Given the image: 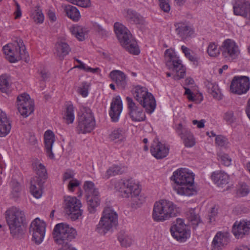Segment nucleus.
I'll return each mask as SVG.
<instances>
[{
  "instance_id": "obj_30",
  "label": "nucleus",
  "mask_w": 250,
  "mask_h": 250,
  "mask_svg": "<svg viewBox=\"0 0 250 250\" xmlns=\"http://www.w3.org/2000/svg\"><path fill=\"white\" fill-rule=\"evenodd\" d=\"M70 51L69 45L63 42H58L55 45V55L60 60H62L65 56L68 54Z\"/></svg>"
},
{
  "instance_id": "obj_58",
  "label": "nucleus",
  "mask_w": 250,
  "mask_h": 250,
  "mask_svg": "<svg viewBox=\"0 0 250 250\" xmlns=\"http://www.w3.org/2000/svg\"><path fill=\"white\" fill-rule=\"evenodd\" d=\"M217 209L215 208H212L211 211L210 212L208 217L209 219V222L211 223L212 221H214V216L217 214Z\"/></svg>"
},
{
  "instance_id": "obj_10",
  "label": "nucleus",
  "mask_w": 250,
  "mask_h": 250,
  "mask_svg": "<svg viewBox=\"0 0 250 250\" xmlns=\"http://www.w3.org/2000/svg\"><path fill=\"white\" fill-rule=\"evenodd\" d=\"M95 125L94 116L89 108L83 107L81 109V115L78 118L76 127L78 133L85 134L90 132Z\"/></svg>"
},
{
  "instance_id": "obj_31",
  "label": "nucleus",
  "mask_w": 250,
  "mask_h": 250,
  "mask_svg": "<svg viewBox=\"0 0 250 250\" xmlns=\"http://www.w3.org/2000/svg\"><path fill=\"white\" fill-rule=\"evenodd\" d=\"M124 14L126 20L129 22L140 24L143 21L142 17L133 10H125Z\"/></svg>"
},
{
  "instance_id": "obj_8",
  "label": "nucleus",
  "mask_w": 250,
  "mask_h": 250,
  "mask_svg": "<svg viewBox=\"0 0 250 250\" xmlns=\"http://www.w3.org/2000/svg\"><path fill=\"white\" fill-rule=\"evenodd\" d=\"M134 96L136 100L146 109L147 112L151 113L155 109V98L151 93L148 92L146 87L136 86Z\"/></svg>"
},
{
  "instance_id": "obj_17",
  "label": "nucleus",
  "mask_w": 250,
  "mask_h": 250,
  "mask_svg": "<svg viewBox=\"0 0 250 250\" xmlns=\"http://www.w3.org/2000/svg\"><path fill=\"white\" fill-rule=\"evenodd\" d=\"M250 87V80L248 77L235 76L231 82L230 90L234 93L241 95L246 93Z\"/></svg>"
},
{
  "instance_id": "obj_15",
  "label": "nucleus",
  "mask_w": 250,
  "mask_h": 250,
  "mask_svg": "<svg viewBox=\"0 0 250 250\" xmlns=\"http://www.w3.org/2000/svg\"><path fill=\"white\" fill-rule=\"evenodd\" d=\"M18 110L24 118L27 117L34 111V102L29 95L23 93L17 97Z\"/></svg>"
},
{
  "instance_id": "obj_42",
  "label": "nucleus",
  "mask_w": 250,
  "mask_h": 250,
  "mask_svg": "<svg viewBox=\"0 0 250 250\" xmlns=\"http://www.w3.org/2000/svg\"><path fill=\"white\" fill-rule=\"evenodd\" d=\"M218 45L215 42H210L208 46L207 53L208 55L212 57L218 56L221 51L220 47L218 48Z\"/></svg>"
},
{
  "instance_id": "obj_45",
  "label": "nucleus",
  "mask_w": 250,
  "mask_h": 250,
  "mask_svg": "<svg viewBox=\"0 0 250 250\" xmlns=\"http://www.w3.org/2000/svg\"><path fill=\"white\" fill-rule=\"evenodd\" d=\"M218 160L225 166L228 167L231 165V159L228 154L220 152L217 154Z\"/></svg>"
},
{
  "instance_id": "obj_34",
  "label": "nucleus",
  "mask_w": 250,
  "mask_h": 250,
  "mask_svg": "<svg viewBox=\"0 0 250 250\" xmlns=\"http://www.w3.org/2000/svg\"><path fill=\"white\" fill-rule=\"evenodd\" d=\"M187 215L193 229H196L199 225L203 224L199 215L195 212L194 209H189Z\"/></svg>"
},
{
  "instance_id": "obj_20",
  "label": "nucleus",
  "mask_w": 250,
  "mask_h": 250,
  "mask_svg": "<svg viewBox=\"0 0 250 250\" xmlns=\"http://www.w3.org/2000/svg\"><path fill=\"white\" fill-rule=\"evenodd\" d=\"M232 232L236 238H242L250 233V221H237L234 224Z\"/></svg>"
},
{
  "instance_id": "obj_53",
  "label": "nucleus",
  "mask_w": 250,
  "mask_h": 250,
  "mask_svg": "<svg viewBox=\"0 0 250 250\" xmlns=\"http://www.w3.org/2000/svg\"><path fill=\"white\" fill-rule=\"evenodd\" d=\"M74 172L70 170H67L63 175L62 180L63 182H65L67 180L74 179Z\"/></svg>"
},
{
  "instance_id": "obj_63",
  "label": "nucleus",
  "mask_w": 250,
  "mask_h": 250,
  "mask_svg": "<svg viewBox=\"0 0 250 250\" xmlns=\"http://www.w3.org/2000/svg\"><path fill=\"white\" fill-rule=\"evenodd\" d=\"M29 141L32 145H35L37 143V140L34 135H31L30 136Z\"/></svg>"
},
{
  "instance_id": "obj_40",
  "label": "nucleus",
  "mask_w": 250,
  "mask_h": 250,
  "mask_svg": "<svg viewBox=\"0 0 250 250\" xmlns=\"http://www.w3.org/2000/svg\"><path fill=\"white\" fill-rule=\"evenodd\" d=\"M208 92L218 100L222 99V95L217 84L213 83H208L207 84Z\"/></svg>"
},
{
  "instance_id": "obj_13",
  "label": "nucleus",
  "mask_w": 250,
  "mask_h": 250,
  "mask_svg": "<svg viewBox=\"0 0 250 250\" xmlns=\"http://www.w3.org/2000/svg\"><path fill=\"white\" fill-rule=\"evenodd\" d=\"M220 49L222 56L229 62L237 59L240 54L238 46L231 39L225 40L220 46Z\"/></svg>"
},
{
  "instance_id": "obj_24",
  "label": "nucleus",
  "mask_w": 250,
  "mask_h": 250,
  "mask_svg": "<svg viewBox=\"0 0 250 250\" xmlns=\"http://www.w3.org/2000/svg\"><path fill=\"white\" fill-rule=\"evenodd\" d=\"M150 151L154 157L158 159H161L168 155L169 148L166 147L165 144L155 139L151 145Z\"/></svg>"
},
{
  "instance_id": "obj_11",
  "label": "nucleus",
  "mask_w": 250,
  "mask_h": 250,
  "mask_svg": "<svg viewBox=\"0 0 250 250\" xmlns=\"http://www.w3.org/2000/svg\"><path fill=\"white\" fill-rule=\"evenodd\" d=\"M88 209L90 213L95 212L96 208L100 205L99 192L95 187L94 184L91 181H86L83 185Z\"/></svg>"
},
{
  "instance_id": "obj_60",
  "label": "nucleus",
  "mask_w": 250,
  "mask_h": 250,
  "mask_svg": "<svg viewBox=\"0 0 250 250\" xmlns=\"http://www.w3.org/2000/svg\"><path fill=\"white\" fill-rule=\"evenodd\" d=\"M205 122V121L204 120H201L199 121L195 120L192 121L193 124L194 125H197V127L199 128H203L204 127Z\"/></svg>"
},
{
  "instance_id": "obj_7",
  "label": "nucleus",
  "mask_w": 250,
  "mask_h": 250,
  "mask_svg": "<svg viewBox=\"0 0 250 250\" xmlns=\"http://www.w3.org/2000/svg\"><path fill=\"white\" fill-rule=\"evenodd\" d=\"M118 217L117 213L111 208H105L96 226V231L101 235L112 231L118 225Z\"/></svg>"
},
{
  "instance_id": "obj_18",
  "label": "nucleus",
  "mask_w": 250,
  "mask_h": 250,
  "mask_svg": "<svg viewBox=\"0 0 250 250\" xmlns=\"http://www.w3.org/2000/svg\"><path fill=\"white\" fill-rule=\"evenodd\" d=\"M177 134L183 141L185 146L188 147H191L195 145V139L190 131L185 126L179 123L175 128Z\"/></svg>"
},
{
  "instance_id": "obj_5",
  "label": "nucleus",
  "mask_w": 250,
  "mask_h": 250,
  "mask_svg": "<svg viewBox=\"0 0 250 250\" xmlns=\"http://www.w3.org/2000/svg\"><path fill=\"white\" fill-rule=\"evenodd\" d=\"M114 28L117 37L123 47L130 53L138 55L140 50L130 31L119 22L115 23Z\"/></svg>"
},
{
  "instance_id": "obj_54",
  "label": "nucleus",
  "mask_w": 250,
  "mask_h": 250,
  "mask_svg": "<svg viewBox=\"0 0 250 250\" xmlns=\"http://www.w3.org/2000/svg\"><path fill=\"white\" fill-rule=\"evenodd\" d=\"M11 185L12 188L13 192L18 194L21 190L20 184L16 180H13L11 181Z\"/></svg>"
},
{
  "instance_id": "obj_37",
  "label": "nucleus",
  "mask_w": 250,
  "mask_h": 250,
  "mask_svg": "<svg viewBox=\"0 0 250 250\" xmlns=\"http://www.w3.org/2000/svg\"><path fill=\"white\" fill-rule=\"evenodd\" d=\"M125 171V167H122L117 165H113L106 170L105 174L104 176V178L108 179L111 176L121 174L124 173Z\"/></svg>"
},
{
  "instance_id": "obj_9",
  "label": "nucleus",
  "mask_w": 250,
  "mask_h": 250,
  "mask_svg": "<svg viewBox=\"0 0 250 250\" xmlns=\"http://www.w3.org/2000/svg\"><path fill=\"white\" fill-rule=\"evenodd\" d=\"M165 55L167 66L169 69L176 72V74L173 76V79L179 80L183 78L186 75V68L174 51L170 49H167Z\"/></svg>"
},
{
  "instance_id": "obj_59",
  "label": "nucleus",
  "mask_w": 250,
  "mask_h": 250,
  "mask_svg": "<svg viewBox=\"0 0 250 250\" xmlns=\"http://www.w3.org/2000/svg\"><path fill=\"white\" fill-rule=\"evenodd\" d=\"M16 11H15V18L18 19L21 16V11L20 8V4L18 2H16Z\"/></svg>"
},
{
  "instance_id": "obj_55",
  "label": "nucleus",
  "mask_w": 250,
  "mask_h": 250,
  "mask_svg": "<svg viewBox=\"0 0 250 250\" xmlns=\"http://www.w3.org/2000/svg\"><path fill=\"white\" fill-rule=\"evenodd\" d=\"M96 30L98 33L103 37H106L108 36V32L99 25L97 26Z\"/></svg>"
},
{
  "instance_id": "obj_2",
  "label": "nucleus",
  "mask_w": 250,
  "mask_h": 250,
  "mask_svg": "<svg viewBox=\"0 0 250 250\" xmlns=\"http://www.w3.org/2000/svg\"><path fill=\"white\" fill-rule=\"evenodd\" d=\"M5 216L12 236L16 239L21 237L24 234V212L19 208L12 207L5 211Z\"/></svg>"
},
{
  "instance_id": "obj_33",
  "label": "nucleus",
  "mask_w": 250,
  "mask_h": 250,
  "mask_svg": "<svg viewBox=\"0 0 250 250\" xmlns=\"http://www.w3.org/2000/svg\"><path fill=\"white\" fill-rule=\"evenodd\" d=\"M212 180L218 185H226L228 183V175L222 171L213 172L211 175Z\"/></svg>"
},
{
  "instance_id": "obj_61",
  "label": "nucleus",
  "mask_w": 250,
  "mask_h": 250,
  "mask_svg": "<svg viewBox=\"0 0 250 250\" xmlns=\"http://www.w3.org/2000/svg\"><path fill=\"white\" fill-rule=\"evenodd\" d=\"M47 16H48L49 19L50 21H56L57 18H56V15H55V14L54 12H53L51 10H49L47 13Z\"/></svg>"
},
{
  "instance_id": "obj_47",
  "label": "nucleus",
  "mask_w": 250,
  "mask_h": 250,
  "mask_svg": "<svg viewBox=\"0 0 250 250\" xmlns=\"http://www.w3.org/2000/svg\"><path fill=\"white\" fill-rule=\"evenodd\" d=\"M68 1L71 3L82 7H87L90 5V0H68Z\"/></svg>"
},
{
  "instance_id": "obj_48",
  "label": "nucleus",
  "mask_w": 250,
  "mask_h": 250,
  "mask_svg": "<svg viewBox=\"0 0 250 250\" xmlns=\"http://www.w3.org/2000/svg\"><path fill=\"white\" fill-rule=\"evenodd\" d=\"M161 9L165 12H168L170 9L169 0H159Z\"/></svg>"
},
{
  "instance_id": "obj_35",
  "label": "nucleus",
  "mask_w": 250,
  "mask_h": 250,
  "mask_svg": "<svg viewBox=\"0 0 250 250\" xmlns=\"http://www.w3.org/2000/svg\"><path fill=\"white\" fill-rule=\"evenodd\" d=\"M109 139L115 143L120 144L125 140V132L121 128L114 129L109 135Z\"/></svg>"
},
{
  "instance_id": "obj_3",
  "label": "nucleus",
  "mask_w": 250,
  "mask_h": 250,
  "mask_svg": "<svg viewBox=\"0 0 250 250\" xmlns=\"http://www.w3.org/2000/svg\"><path fill=\"white\" fill-rule=\"evenodd\" d=\"M179 212V208L172 202L161 200L154 203L152 217L154 221L163 222L177 216Z\"/></svg>"
},
{
  "instance_id": "obj_36",
  "label": "nucleus",
  "mask_w": 250,
  "mask_h": 250,
  "mask_svg": "<svg viewBox=\"0 0 250 250\" xmlns=\"http://www.w3.org/2000/svg\"><path fill=\"white\" fill-rule=\"evenodd\" d=\"M65 11L67 16L74 21H78L80 18V14L78 9L75 6L68 5L66 6Z\"/></svg>"
},
{
  "instance_id": "obj_28",
  "label": "nucleus",
  "mask_w": 250,
  "mask_h": 250,
  "mask_svg": "<svg viewBox=\"0 0 250 250\" xmlns=\"http://www.w3.org/2000/svg\"><path fill=\"white\" fill-rule=\"evenodd\" d=\"M112 80L115 82L117 86L121 89H125L126 86V77L124 72L115 70L112 71L109 74Z\"/></svg>"
},
{
  "instance_id": "obj_16",
  "label": "nucleus",
  "mask_w": 250,
  "mask_h": 250,
  "mask_svg": "<svg viewBox=\"0 0 250 250\" xmlns=\"http://www.w3.org/2000/svg\"><path fill=\"white\" fill-rule=\"evenodd\" d=\"M45 223L37 218L33 221L30 227V232L32 235V240L37 244L43 241L45 233Z\"/></svg>"
},
{
  "instance_id": "obj_29",
  "label": "nucleus",
  "mask_w": 250,
  "mask_h": 250,
  "mask_svg": "<svg viewBox=\"0 0 250 250\" xmlns=\"http://www.w3.org/2000/svg\"><path fill=\"white\" fill-rule=\"evenodd\" d=\"M11 128V124L6 114L0 109V137L6 136Z\"/></svg>"
},
{
  "instance_id": "obj_4",
  "label": "nucleus",
  "mask_w": 250,
  "mask_h": 250,
  "mask_svg": "<svg viewBox=\"0 0 250 250\" xmlns=\"http://www.w3.org/2000/svg\"><path fill=\"white\" fill-rule=\"evenodd\" d=\"M115 188L120 191L124 197L131 198L132 206L139 207L144 201V198L140 195L141 189L138 184L132 179L119 180L115 185Z\"/></svg>"
},
{
  "instance_id": "obj_32",
  "label": "nucleus",
  "mask_w": 250,
  "mask_h": 250,
  "mask_svg": "<svg viewBox=\"0 0 250 250\" xmlns=\"http://www.w3.org/2000/svg\"><path fill=\"white\" fill-rule=\"evenodd\" d=\"M33 169L35 170L37 176L34 177H39L45 181L47 178V174L45 166L41 164L38 160H36L32 164Z\"/></svg>"
},
{
  "instance_id": "obj_46",
  "label": "nucleus",
  "mask_w": 250,
  "mask_h": 250,
  "mask_svg": "<svg viewBox=\"0 0 250 250\" xmlns=\"http://www.w3.org/2000/svg\"><path fill=\"white\" fill-rule=\"evenodd\" d=\"M181 49L182 50L183 53L185 54V56L187 58H188L191 62H192L194 64L197 63V58L191 54L190 50L188 48L183 45L181 46Z\"/></svg>"
},
{
  "instance_id": "obj_19",
  "label": "nucleus",
  "mask_w": 250,
  "mask_h": 250,
  "mask_svg": "<svg viewBox=\"0 0 250 250\" xmlns=\"http://www.w3.org/2000/svg\"><path fill=\"white\" fill-rule=\"evenodd\" d=\"M126 100L127 102L129 114L133 121L141 122L146 119L145 113L142 108L136 105L132 98L127 97Z\"/></svg>"
},
{
  "instance_id": "obj_22",
  "label": "nucleus",
  "mask_w": 250,
  "mask_h": 250,
  "mask_svg": "<svg viewBox=\"0 0 250 250\" xmlns=\"http://www.w3.org/2000/svg\"><path fill=\"white\" fill-rule=\"evenodd\" d=\"M233 8L235 15L250 20V3L249 2L245 0H236Z\"/></svg>"
},
{
  "instance_id": "obj_57",
  "label": "nucleus",
  "mask_w": 250,
  "mask_h": 250,
  "mask_svg": "<svg viewBox=\"0 0 250 250\" xmlns=\"http://www.w3.org/2000/svg\"><path fill=\"white\" fill-rule=\"evenodd\" d=\"M240 193L242 196H245L248 195L249 193L250 190L249 189L248 187L246 185H243L240 190Z\"/></svg>"
},
{
  "instance_id": "obj_23",
  "label": "nucleus",
  "mask_w": 250,
  "mask_h": 250,
  "mask_svg": "<svg viewBox=\"0 0 250 250\" xmlns=\"http://www.w3.org/2000/svg\"><path fill=\"white\" fill-rule=\"evenodd\" d=\"M122 109L123 104L121 97L117 96L113 98L109 113L112 122H117L118 121Z\"/></svg>"
},
{
  "instance_id": "obj_25",
  "label": "nucleus",
  "mask_w": 250,
  "mask_h": 250,
  "mask_svg": "<svg viewBox=\"0 0 250 250\" xmlns=\"http://www.w3.org/2000/svg\"><path fill=\"white\" fill-rule=\"evenodd\" d=\"M177 34L183 40H186L193 33L192 28L186 22H179L174 24Z\"/></svg>"
},
{
  "instance_id": "obj_52",
  "label": "nucleus",
  "mask_w": 250,
  "mask_h": 250,
  "mask_svg": "<svg viewBox=\"0 0 250 250\" xmlns=\"http://www.w3.org/2000/svg\"><path fill=\"white\" fill-rule=\"evenodd\" d=\"M80 184V182L77 179H72L69 181L68 185V189L69 191H73L74 189L78 187Z\"/></svg>"
},
{
  "instance_id": "obj_41",
  "label": "nucleus",
  "mask_w": 250,
  "mask_h": 250,
  "mask_svg": "<svg viewBox=\"0 0 250 250\" xmlns=\"http://www.w3.org/2000/svg\"><path fill=\"white\" fill-rule=\"evenodd\" d=\"M64 119L67 124H72L73 123L75 116H74V107L72 104H69L67 106L66 112L65 113Z\"/></svg>"
},
{
  "instance_id": "obj_14",
  "label": "nucleus",
  "mask_w": 250,
  "mask_h": 250,
  "mask_svg": "<svg viewBox=\"0 0 250 250\" xmlns=\"http://www.w3.org/2000/svg\"><path fill=\"white\" fill-rule=\"evenodd\" d=\"M64 210L70 218L75 220L82 215L81 203L75 197H67L64 200Z\"/></svg>"
},
{
  "instance_id": "obj_51",
  "label": "nucleus",
  "mask_w": 250,
  "mask_h": 250,
  "mask_svg": "<svg viewBox=\"0 0 250 250\" xmlns=\"http://www.w3.org/2000/svg\"><path fill=\"white\" fill-rule=\"evenodd\" d=\"M224 119L230 124L233 123L235 119L233 112L232 111H227L225 114Z\"/></svg>"
},
{
  "instance_id": "obj_64",
  "label": "nucleus",
  "mask_w": 250,
  "mask_h": 250,
  "mask_svg": "<svg viewBox=\"0 0 250 250\" xmlns=\"http://www.w3.org/2000/svg\"><path fill=\"white\" fill-rule=\"evenodd\" d=\"M194 82V80L192 78H188L185 80V84L187 85H193Z\"/></svg>"
},
{
  "instance_id": "obj_38",
  "label": "nucleus",
  "mask_w": 250,
  "mask_h": 250,
  "mask_svg": "<svg viewBox=\"0 0 250 250\" xmlns=\"http://www.w3.org/2000/svg\"><path fill=\"white\" fill-rule=\"evenodd\" d=\"M70 31L79 41H82L85 39L86 32L81 26H71L70 27Z\"/></svg>"
},
{
  "instance_id": "obj_49",
  "label": "nucleus",
  "mask_w": 250,
  "mask_h": 250,
  "mask_svg": "<svg viewBox=\"0 0 250 250\" xmlns=\"http://www.w3.org/2000/svg\"><path fill=\"white\" fill-rule=\"evenodd\" d=\"M215 143L219 146H224L228 144V139L222 135H217L215 138Z\"/></svg>"
},
{
  "instance_id": "obj_56",
  "label": "nucleus",
  "mask_w": 250,
  "mask_h": 250,
  "mask_svg": "<svg viewBox=\"0 0 250 250\" xmlns=\"http://www.w3.org/2000/svg\"><path fill=\"white\" fill-rule=\"evenodd\" d=\"M184 88L185 89V94L187 95V98L188 100L190 101H195L196 100L194 97L193 96V93L191 90L189 88L186 87H184Z\"/></svg>"
},
{
  "instance_id": "obj_43",
  "label": "nucleus",
  "mask_w": 250,
  "mask_h": 250,
  "mask_svg": "<svg viewBox=\"0 0 250 250\" xmlns=\"http://www.w3.org/2000/svg\"><path fill=\"white\" fill-rule=\"evenodd\" d=\"M118 239L121 245L125 247L130 246L132 243V238L125 233L121 232L118 236Z\"/></svg>"
},
{
  "instance_id": "obj_21",
  "label": "nucleus",
  "mask_w": 250,
  "mask_h": 250,
  "mask_svg": "<svg viewBox=\"0 0 250 250\" xmlns=\"http://www.w3.org/2000/svg\"><path fill=\"white\" fill-rule=\"evenodd\" d=\"M230 241V234L227 231H218L215 235L211 244L213 249L221 250Z\"/></svg>"
},
{
  "instance_id": "obj_26",
  "label": "nucleus",
  "mask_w": 250,
  "mask_h": 250,
  "mask_svg": "<svg viewBox=\"0 0 250 250\" xmlns=\"http://www.w3.org/2000/svg\"><path fill=\"white\" fill-rule=\"evenodd\" d=\"M44 146L46 155L51 159L54 158L52 148L55 140L54 133L50 130L46 131L44 134Z\"/></svg>"
},
{
  "instance_id": "obj_39",
  "label": "nucleus",
  "mask_w": 250,
  "mask_h": 250,
  "mask_svg": "<svg viewBox=\"0 0 250 250\" xmlns=\"http://www.w3.org/2000/svg\"><path fill=\"white\" fill-rule=\"evenodd\" d=\"M10 77L6 74L0 76V90L2 93H7L10 86Z\"/></svg>"
},
{
  "instance_id": "obj_50",
  "label": "nucleus",
  "mask_w": 250,
  "mask_h": 250,
  "mask_svg": "<svg viewBox=\"0 0 250 250\" xmlns=\"http://www.w3.org/2000/svg\"><path fill=\"white\" fill-rule=\"evenodd\" d=\"M78 92L83 97H86L88 93V85L86 83H83L82 86L79 87Z\"/></svg>"
},
{
  "instance_id": "obj_27",
  "label": "nucleus",
  "mask_w": 250,
  "mask_h": 250,
  "mask_svg": "<svg viewBox=\"0 0 250 250\" xmlns=\"http://www.w3.org/2000/svg\"><path fill=\"white\" fill-rule=\"evenodd\" d=\"M44 181L39 177H33L30 182V191L31 194L36 198H39L42 194V187Z\"/></svg>"
},
{
  "instance_id": "obj_44",
  "label": "nucleus",
  "mask_w": 250,
  "mask_h": 250,
  "mask_svg": "<svg viewBox=\"0 0 250 250\" xmlns=\"http://www.w3.org/2000/svg\"><path fill=\"white\" fill-rule=\"evenodd\" d=\"M31 17L34 21L37 23H42L44 21V16L42 10L39 8L36 9L32 12Z\"/></svg>"
},
{
  "instance_id": "obj_1",
  "label": "nucleus",
  "mask_w": 250,
  "mask_h": 250,
  "mask_svg": "<svg viewBox=\"0 0 250 250\" xmlns=\"http://www.w3.org/2000/svg\"><path fill=\"white\" fill-rule=\"evenodd\" d=\"M171 178L176 184L174 189L178 194L189 196L196 193L193 186L194 175L188 169L182 168L177 170Z\"/></svg>"
},
{
  "instance_id": "obj_12",
  "label": "nucleus",
  "mask_w": 250,
  "mask_h": 250,
  "mask_svg": "<svg viewBox=\"0 0 250 250\" xmlns=\"http://www.w3.org/2000/svg\"><path fill=\"white\" fill-rule=\"evenodd\" d=\"M170 232L173 237L180 242H185L190 237V230L187 228L183 219H176L170 227Z\"/></svg>"
},
{
  "instance_id": "obj_62",
  "label": "nucleus",
  "mask_w": 250,
  "mask_h": 250,
  "mask_svg": "<svg viewBox=\"0 0 250 250\" xmlns=\"http://www.w3.org/2000/svg\"><path fill=\"white\" fill-rule=\"evenodd\" d=\"M40 74L41 75L42 80L44 81L46 80L49 77V76L48 72L45 70H42L40 72Z\"/></svg>"
},
{
  "instance_id": "obj_6",
  "label": "nucleus",
  "mask_w": 250,
  "mask_h": 250,
  "mask_svg": "<svg viewBox=\"0 0 250 250\" xmlns=\"http://www.w3.org/2000/svg\"><path fill=\"white\" fill-rule=\"evenodd\" d=\"M3 51L7 59L11 62H15L21 60L28 62L29 60V55L21 39L17 40L13 43L6 44L3 46Z\"/></svg>"
}]
</instances>
